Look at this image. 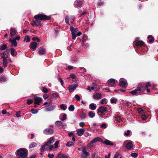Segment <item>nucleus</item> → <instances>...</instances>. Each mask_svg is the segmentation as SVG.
Wrapping results in <instances>:
<instances>
[{
    "mask_svg": "<svg viewBox=\"0 0 158 158\" xmlns=\"http://www.w3.org/2000/svg\"><path fill=\"white\" fill-rule=\"evenodd\" d=\"M77 135L79 136H81L84 134L85 130L82 128L79 129L77 130Z\"/></svg>",
    "mask_w": 158,
    "mask_h": 158,
    "instance_id": "obj_15",
    "label": "nucleus"
},
{
    "mask_svg": "<svg viewBox=\"0 0 158 158\" xmlns=\"http://www.w3.org/2000/svg\"><path fill=\"white\" fill-rule=\"evenodd\" d=\"M101 95L99 94H96L94 95L93 96V98L94 99H99L101 98Z\"/></svg>",
    "mask_w": 158,
    "mask_h": 158,
    "instance_id": "obj_28",
    "label": "nucleus"
},
{
    "mask_svg": "<svg viewBox=\"0 0 158 158\" xmlns=\"http://www.w3.org/2000/svg\"><path fill=\"white\" fill-rule=\"evenodd\" d=\"M34 99L35 100L34 104L37 105H40V103L42 101V98L40 97H35Z\"/></svg>",
    "mask_w": 158,
    "mask_h": 158,
    "instance_id": "obj_5",
    "label": "nucleus"
},
{
    "mask_svg": "<svg viewBox=\"0 0 158 158\" xmlns=\"http://www.w3.org/2000/svg\"><path fill=\"white\" fill-rule=\"evenodd\" d=\"M83 4L82 1L79 0H77L74 2V7L78 8L81 7Z\"/></svg>",
    "mask_w": 158,
    "mask_h": 158,
    "instance_id": "obj_4",
    "label": "nucleus"
},
{
    "mask_svg": "<svg viewBox=\"0 0 158 158\" xmlns=\"http://www.w3.org/2000/svg\"><path fill=\"white\" fill-rule=\"evenodd\" d=\"M9 49H7L3 53V55L2 56V58L6 59L8 57V55L9 53Z\"/></svg>",
    "mask_w": 158,
    "mask_h": 158,
    "instance_id": "obj_11",
    "label": "nucleus"
},
{
    "mask_svg": "<svg viewBox=\"0 0 158 158\" xmlns=\"http://www.w3.org/2000/svg\"><path fill=\"white\" fill-rule=\"evenodd\" d=\"M96 106L94 103H91L89 105V108L91 110H95L96 109Z\"/></svg>",
    "mask_w": 158,
    "mask_h": 158,
    "instance_id": "obj_26",
    "label": "nucleus"
},
{
    "mask_svg": "<svg viewBox=\"0 0 158 158\" xmlns=\"http://www.w3.org/2000/svg\"><path fill=\"white\" fill-rule=\"evenodd\" d=\"M6 81V78L5 76L0 77V82H3Z\"/></svg>",
    "mask_w": 158,
    "mask_h": 158,
    "instance_id": "obj_36",
    "label": "nucleus"
},
{
    "mask_svg": "<svg viewBox=\"0 0 158 158\" xmlns=\"http://www.w3.org/2000/svg\"><path fill=\"white\" fill-rule=\"evenodd\" d=\"M9 42L11 43L12 44V46H14L15 47H16L17 46V43L16 41L14 39V38L12 39H10L9 40Z\"/></svg>",
    "mask_w": 158,
    "mask_h": 158,
    "instance_id": "obj_16",
    "label": "nucleus"
},
{
    "mask_svg": "<svg viewBox=\"0 0 158 158\" xmlns=\"http://www.w3.org/2000/svg\"><path fill=\"white\" fill-rule=\"evenodd\" d=\"M39 110L37 109H32L31 110V112L34 114H37Z\"/></svg>",
    "mask_w": 158,
    "mask_h": 158,
    "instance_id": "obj_40",
    "label": "nucleus"
},
{
    "mask_svg": "<svg viewBox=\"0 0 158 158\" xmlns=\"http://www.w3.org/2000/svg\"><path fill=\"white\" fill-rule=\"evenodd\" d=\"M66 119V114H64L63 116V117L61 119L62 121H64Z\"/></svg>",
    "mask_w": 158,
    "mask_h": 158,
    "instance_id": "obj_50",
    "label": "nucleus"
},
{
    "mask_svg": "<svg viewBox=\"0 0 158 158\" xmlns=\"http://www.w3.org/2000/svg\"><path fill=\"white\" fill-rule=\"evenodd\" d=\"M69 77H71L73 79H75L76 78V76L75 74H71L70 75Z\"/></svg>",
    "mask_w": 158,
    "mask_h": 158,
    "instance_id": "obj_58",
    "label": "nucleus"
},
{
    "mask_svg": "<svg viewBox=\"0 0 158 158\" xmlns=\"http://www.w3.org/2000/svg\"><path fill=\"white\" fill-rule=\"evenodd\" d=\"M104 102L105 104H107V102L106 101V99L104 98L102 99L101 101V103L102 104H103Z\"/></svg>",
    "mask_w": 158,
    "mask_h": 158,
    "instance_id": "obj_52",
    "label": "nucleus"
},
{
    "mask_svg": "<svg viewBox=\"0 0 158 158\" xmlns=\"http://www.w3.org/2000/svg\"><path fill=\"white\" fill-rule=\"evenodd\" d=\"M60 108L64 110H65L67 109V107L64 104H62L60 105Z\"/></svg>",
    "mask_w": 158,
    "mask_h": 158,
    "instance_id": "obj_37",
    "label": "nucleus"
},
{
    "mask_svg": "<svg viewBox=\"0 0 158 158\" xmlns=\"http://www.w3.org/2000/svg\"><path fill=\"white\" fill-rule=\"evenodd\" d=\"M57 157L58 158H68V156L66 155L59 153L57 154Z\"/></svg>",
    "mask_w": 158,
    "mask_h": 158,
    "instance_id": "obj_24",
    "label": "nucleus"
},
{
    "mask_svg": "<svg viewBox=\"0 0 158 158\" xmlns=\"http://www.w3.org/2000/svg\"><path fill=\"white\" fill-rule=\"evenodd\" d=\"M151 84L149 82H147L146 85H145V87L146 88H148V87L149 86H151Z\"/></svg>",
    "mask_w": 158,
    "mask_h": 158,
    "instance_id": "obj_62",
    "label": "nucleus"
},
{
    "mask_svg": "<svg viewBox=\"0 0 158 158\" xmlns=\"http://www.w3.org/2000/svg\"><path fill=\"white\" fill-rule=\"evenodd\" d=\"M28 154L27 150L23 148H21L17 150L15 152L17 156L19 157L17 158H27Z\"/></svg>",
    "mask_w": 158,
    "mask_h": 158,
    "instance_id": "obj_2",
    "label": "nucleus"
},
{
    "mask_svg": "<svg viewBox=\"0 0 158 158\" xmlns=\"http://www.w3.org/2000/svg\"><path fill=\"white\" fill-rule=\"evenodd\" d=\"M21 113V111L17 112L15 114L16 116L17 117H21V115L20 114Z\"/></svg>",
    "mask_w": 158,
    "mask_h": 158,
    "instance_id": "obj_55",
    "label": "nucleus"
},
{
    "mask_svg": "<svg viewBox=\"0 0 158 158\" xmlns=\"http://www.w3.org/2000/svg\"><path fill=\"white\" fill-rule=\"evenodd\" d=\"M62 122L60 121H58L56 122V125L60 126L61 125Z\"/></svg>",
    "mask_w": 158,
    "mask_h": 158,
    "instance_id": "obj_56",
    "label": "nucleus"
},
{
    "mask_svg": "<svg viewBox=\"0 0 158 158\" xmlns=\"http://www.w3.org/2000/svg\"><path fill=\"white\" fill-rule=\"evenodd\" d=\"M130 132L129 130H128L127 131V132L125 133V135L126 136H129L130 135Z\"/></svg>",
    "mask_w": 158,
    "mask_h": 158,
    "instance_id": "obj_60",
    "label": "nucleus"
},
{
    "mask_svg": "<svg viewBox=\"0 0 158 158\" xmlns=\"http://www.w3.org/2000/svg\"><path fill=\"white\" fill-rule=\"evenodd\" d=\"M98 141L102 142H103V140L100 137H96L91 141L90 144H93Z\"/></svg>",
    "mask_w": 158,
    "mask_h": 158,
    "instance_id": "obj_6",
    "label": "nucleus"
},
{
    "mask_svg": "<svg viewBox=\"0 0 158 158\" xmlns=\"http://www.w3.org/2000/svg\"><path fill=\"white\" fill-rule=\"evenodd\" d=\"M75 98L76 99V100L77 101H80V97L79 95H76L75 96Z\"/></svg>",
    "mask_w": 158,
    "mask_h": 158,
    "instance_id": "obj_53",
    "label": "nucleus"
},
{
    "mask_svg": "<svg viewBox=\"0 0 158 158\" xmlns=\"http://www.w3.org/2000/svg\"><path fill=\"white\" fill-rule=\"evenodd\" d=\"M114 158H121V155L117 152L114 156Z\"/></svg>",
    "mask_w": 158,
    "mask_h": 158,
    "instance_id": "obj_41",
    "label": "nucleus"
},
{
    "mask_svg": "<svg viewBox=\"0 0 158 158\" xmlns=\"http://www.w3.org/2000/svg\"><path fill=\"white\" fill-rule=\"evenodd\" d=\"M3 64L4 67H6L7 66V59L6 58H3Z\"/></svg>",
    "mask_w": 158,
    "mask_h": 158,
    "instance_id": "obj_30",
    "label": "nucleus"
},
{
    "mask_svg": "<svg viewBox=\"0 0 158 158\" xmlns=\"http://www.w3.org/2000/svg\"><path fill=\"white\" fill-rule=\"evenodd\" d=\"M56 108V106L54 105L51 104L49 105L47 107L45 108V110L47 111H51L53 110Z\"/></svg>",
    "mask_w": 158,
    "mask_h": 158,
    "instance_id": "obj_9",
    "label": "nucleus"
},
{
    "mask_svg": "<svg viewBox=\"0 0 158 158\" xmlns=\"http://www.w3.org/2000/svg\"><path fill=\"white\" fill-rule=\"evenodd\" d=\"M65 22L66 23H69V17L68 16H66L65 19Z\"/></svg>",
    "mask_w": 158,
    "mask_h": 158,
    "instance_id": "obj_57",
    "label": "nucleus"
},
{
    "mask_svg": "<svg viewBox=\"0 0 158 158\" xmlns=\"http://www.w3.org/2000/svg\"><path fill=\"white\" fill-rule=\"evenodd\" d=\"M55 141V139L53 138H51L50 139L46 142V145L47 146L50 145L52 143H53Z\"/></svg>",
    "mask_w": 158,
    "mask_h": 158,
    "instance_id": "obj_21",
    "label": "nucleus"
},
{
    "mask_svg": "<svg viewBox=\"0 0 158 158\" xmlns=\"http://www.w3.org/2000/svg\"><path fill=\"white\" fill-rule=\"evenodd\" d=\"M37 145V144L36 143L32 142L29 145V148H31L36 147Z\"/></svg>",
    "mask_w": 158,
    "mask_h": 158,
    "instance_id": "obj_33",
    "label": "nucleus"
},
{
    "mask_svg": "<svg viewBox=\"0 0 158 158\" xmlns=\"http://www.w3.org/2000/svg\"><path fill=\"white\" fill-rule=\"evenodd\" d=\"M16 54H15V50L13 48H12L10 49V54L11 55L13 56H15L17 54L16 52H15Z\"/></svg>",
    "mask_w": 158,
    "mask_h": 158,
    "instance_id": "obj_31",
    "label": "nucleus"
},
{
    "mask_svg": "<svg viewBox=\"0 0 158 158\" xmlns=\"http://www.w3.org/2000/svg\"><path fill=\"white\" fill-rule=\"evenodd\" d=\"M10 34L12 38L14 36L17 34V32L15 30L12 29H11L10 30Z\"/></svg>",
    "mask_w": 158,
    "mask_h": 158,
    "instance_id": "obj_23",
    "label": "nucleus"
},
{
    "mask_svg": "<svg viewBox=\"0 0 158 158\" xmlns=\"http://www.w3.org/2000/svg\"><path fill=\"white\" fill-rule=\"evenodd\" d=\"M141 118L143 120H145L146 119L147 116L145 115H142Z\"/></svg>",
    "mask_w": 158,
    "mask_h": 158,
    "instance_id": "obj_59",
    "label": "nucleus"
},
{
    "mask_svg": "<svg viewBox=\"0 0 158 158\" xmlns=\"http://www.w3.org/2000/svg\"><path fill=\"white\" fill-rule=\"evenodd\" d=\"M145 44V43L142 40L139 41L136 43V45L138 47L144 46Z\"/></svg>",
    "mask_w": 158,
    "mask_h": 158,
    "instance_id": "obj_20",
    "label": "nucleus"
},
{
    "mask_svg": "<svg viewBox=\"0 0 158 158\" xmlns=\"http://www.w3.org/2000/svg\"><path fill=\"white\" fill-rule=\"evenodd\" d=\"M42 91L44 93H47L48 92V89L45 87H43Z\"/></svg>",
    "mask_w": 158,
    "mask_h": 158,
    "instance_id": "obj_45",
    "label": "nucleus"
},
{
    "mask_svg": "<svg viewBox=\"0 0 158 158\" xmlns=\"http://www.w3.org/2000/svg\"><path fill=\"white\" fill-rule=\"evenodd\" d=\"M74 107L73 105H71L69 107V110L70 111H73L74 110Z\"/></svg>",
    "mask_w": 158,
    "mask_h": 158,
    "instance_id": "obj_38",
    "label": "nucleus"
},
{
    "mask_svg": "<svg viewBox=\"0 0 158 158\" xmlns=\"http://www.w3.org/2000/svg\"><path fill=\"white\" fill-rule=\"evenodd\" d=\"M38 53L40 55H43L46 53V52L43 48H41L39 51Z\"/></svg>",
    "mask_w": 158,
    "mask_h": 158,
    "instance_id": "obj_27",
    "label": "nucleus"
},
{
    "mask_svg": "<svg viewBox=\"0 0 158 158\" xmlns=\"http://www.w3.org/2000/svg\"><path fill=\"white\" fill-rule=\"evenodd\" d=\"M25 40H26V42H29L30 41V37L28 36H26L24 40V41H25Z\"/></svg>",
    "mask_w": 158,
    "mask_h": 158,
    "instance_id": "obj_51",
    "label": "nucleus"
},
{
    "mask_svg": "<svg viewBox=\"0 0 158 158\" xmlns=\"http://www.w3.org/2000/svg\"><path fill=\"white\" fill-rule=\"evenodd\" d=\"M37 43L36 42H33L31 43L30 45V48L33 51H34L36 49Z\"/></svg>",
    "mask_w": 158,
    "mask_h": 158,
    "instance_id": "obj_8",
    "label": "nucleus"
},
{
    "mask_svg": "<svg viewBox=\"0 0 158 158\" xmlns=\"http://www.w3.org/2000/svg\"><path fill=\"white\" fill-rule=\"evenodd\" d=\"M103 144L107 145H113L114 143L110 141V140L106 139L103 142Z\"/></svg>",
    "mask_w": 158,
    "mask_h": 158,
    "instance_id": "obj_19",
    "label": "nucleus"
},
{
    "mask_svg": "<svg viewBox=\"0 0 158 158\" xmlns=\"http://www.w3.org/2000/svg\"><path fill=\"white\" fill-rule=\"evenodd\" d=\"M138 89L140 90L139 91V92L140 91H142L143 92L144 91L146 88V87H145V86L144 87L143 86H141L140 87H139L137 88Z\"/></svg>",
    "mask_w": 158,
    "mask_h": 158,
    "instance_id": "obj_29",
    "label": "nucleus"
},
{
    "mask_svg": "<svg viewBox=\"0 0 158 158\" xmlns=\"http://www.w3.org/2000/svg\"><path fill=\"white\" fill-rule=\"evenodd\" d=\"M59 81H60V82L61 83V85L62 86H63V84H64V82L61 79V78H59Z\"/></svg>",
    "mask_w": 158,
    "mask_h": 158,
    "instance_id": "obj_61",
    "label": "nucleus"
},
{
    "mask_svg": "<svg viewBox=\"0 0 158 158\" xmlns=\"http://www.w3.org/2000/svg\"><path fill=\"white\" fill-rule=\"evenodd\" d=\"M59 141H57L54 143L55 147L56 148H58V145L59 144Z\"/></svg>",
    "mask_w": 158,
    "mask_h": 158,
    "instance_id": "obj_54",
    "label": "nucleus"
},
{
    "mask_svg": "<svg viewBox=\"0 0 158 158\" xmlns=\"http://www.w3.org/2000/svg\"><path fill=\"white\" fill-rule=\"evenodd\" d=\"M133 147L132 142H128L126 144V147L128 150H130Z\"/></svg>",
    "mask_w": 158,
    "mask_h": 158,
    "instance_id": "obj_22",
    "label": "nucleus"
},
{
    "mask_svg": "<svg viewBox=\"0 0 158 158\" xmlns=\"http://www.w3.org/2000/svg\"><path fill=\"white\" fill-rule=\"evenodd\" d=\"M80 117L82 119H85L86 117V114L84 112H82L81 114Z\"/></svg>",
    "mask_w": 158,
    "mask_h": 158,
    "instance_id": "obj_39",
    "label": "nucleus"
},
{
    "mask_svg": "<svg viewBox=\"0 0 158 158\" xmlns=\"http://www.w3.org/2000/svg\"><path fill=\"white\" fill-rule=\"evenodd\" d=\"M137 110L139 114H142L144 112V111L143 110V109L142 108H138Z\"/></svg>",
    "mask_w": 158,
    "mask_h": 158,
    "instance_id": "obj_46",
    "label": "nucleus"
},
{
    "mask_svg": "<svg viewBox=\"0 0 158 158\" xmlns=\"http://www.w3.org/2000/svg\"><path fill=\"white\" fill-rule=\"evenodd\" d=\"M97 110L98 113H104L106 111L107 108L105 107L101 106Z\"/></svg>",
    "mask_w": 158,
    "mask_h": 158,
    "instance_id": "obj_7",
    "label": "nucleus"
},
{
    "mask_svg": "<svg viewBox=\"0 0 158 158\" xmlns=\"http://www.w3.org/2000/svg\"><path fill=\"white\" fill-rule=\"evenodd\" d=\"M44 133L46 135L52 134L53 133V130L51 128H47L44 130Z\"/></svg>",
    "mask_w": 158,
    "mask_h": 158,
    "instance_id": "obj_10",
    "label": "nucleus"
},
{
    "mask_svg": "<svg viewBox=\"0 0 158 158\" xmlns=\"http://www.w3.org/2000/svg\"><path fill=\"white\" fill-rule=\"evenodd\" d=\"M82 151L84 154L86 156H89L90 155V153L86 151V147L84 146H82L81 147Z\"/></svg>",
    "mask_w": 158,
    "mask_h": 158,
    "instance_id": "obj_12",
    "label": "nucleus"
},
{
    "mask_svg": "<svg viewBox=\"0 0 158 158\" xmlns=\"http://www.w3.org/2000/svg\"><path fill=\"white\" fill-rule=\"evenodd\" d=\"M70 30L71 32V34H76V33L78 31V29L77 28H74L73 27L71 26L70 27Z\"/></svg>",
    "mask_w": 158,
    "mask_h": 158,
    "instance_id": "obj_18",
    "label": "nucleus"
},
{
    "mask_svg": "<svg viewBox=\"0 0 158 158\" xmlns=\"http://www.w3.org/2000/svg\"><path fill=\"white\" fill-rule=\"evenodd\" d=\"M54 156V155L53 154H49L48 155V156L49 157V158H53V157Z\"/></svg>",
    "mask_w": 158,
    "mask_h": 158,
    "instance_id": "obj_64",
    "label": "nucleus"
},
{
    "mask_svg": "<svg viewBox=\"0 0 158 158\" xmlns=\"http://www.w3.org/2000/svg\"><path fill=\"white\" fill-rule=\"evenodd\" d=\"M115 80L114 79L111 78L108 80L107 83L108 85L112 86L115 84Z\"/></svg>",
    "mask_w": 158,
    "mask_h": 158,
    "instance_id": "obj_17",
    "label": "nucleus"
},
{
    "mask_svg": "<svg viewBox=\"0 0 158 158\" xmlns=\"http://www.w3.org/2000/svg\"><path fill=\"white\" fill-rule=\"evenodd\" d=\"M131 155L134 158L137 157L138 156V153L136 152L131 153Z\"/></svg>",
    "mask_w": 158,
    "mask_h": 158,
    "instance_id": "obj_43",
    "label": "nucleus"
},
{
    "mask_svg": "<svg viewBox=\"0 0 158 158\" xmlns=\"http://www.w3.org/2000/svg\"><path fill=\"white\" fill-rule=\"evenodd\" d=\"M103 4V2H98L97 3V5L98 6H101Z\"/></svg>",
    "mask_w": 158,
    "mask_h": 158,
    "instance_id": "obj_63",
    "label": "nucleus"
},
{
    "mask_svg": "<svg viewBox=\"0 0 158 158\" xmlns=\"http://www.w3.org/2000/svg\"><path fill=\"white\" fill-rule=\"evenodd\" d=\"M32 40L33 41H37V42H40V40L37 37H33L32 38Z\"/></svg>",
    "mask_w": 158,
    "mask_h": 158,
    "instance_id": "obj_44",
    "label": "nucleus"
},
{
    "mask_svg": "<svg viewBox=\"0 0 158 158\" xmlns=\"http://www.w3.org/2000/svg\"><path fill=\"white\" fill-rule=\"evenodd\" d=\"M139 90L138 89V88H137L135 89V90H132L129 93L131 94L132 95H139L141 94V93H140L139 91Z\"/></svg>",
    "mask_w": 158,
    "mask_h": 158,
    "instance_id": "obj_13",
    "label": "nucleus"
},
{
    "mask_svg": "<svg viewBox=\"0 0 158 158\" xmlns=\"http://www.w3.org/2000/svg\"><path fill=\"white\" fill-rule=\"evenodd\" d=\"M89 117L91 118H93L95 116V113H93L92 111H90L88 113Z\"/></svg>",
    "mask_w": 158,
    "mask_h": 158,
    "instance_id": "obj_32",
    "label": "nucleus"
},
{
    "mask_svg": "<svg viewBox=\"0 0 158 158\" xmlns=\"http://www.w3.org/2000/svg\"><path fill=\"white\" fill-rule=\"evenodd\" d=\"M33 102V100L31 99H28L27 100V103L28 105H30Z\"/></svg>",
    "mask_w": 158,
    "mask_h": 158,
    "instance_id": "obj_49",
    "label": "nucleus"
},
{
    "mask_svg": "<svg viewBox=\"0 0 158 158\" xmlns=\"http://www.w3.org/2000/svg\"><path fill=\"white\" fill-rule=\"evenodd\" d=\"M74 144L75 143L73 142L72 141H69L66 143V145L68 147H70L71 146L74 145Z\"/></svg>",
    "mask_w": 158,
    "mask_h": 158,
    "instance_id": "obj_35",
    "label": "nucleus"
},
{
    "mask_svg": "<svg viewBox=\"0 0 158 158\" xmlns=\"http://www.w3.org/2000/svg\"><path fill=\"white\" fill-rule=\"evenodd\" d=\"M124 80L125 81H124L123 79H120L119 82V86L124 89L126 88L127 85V81L125 80Z\"/></svg>",
    "mask_w": 158,
    "mask_h": 158,
    "instance_id": "obj_3",
    "label": "nucleus"
},
{
    "mask_svg": "<svg viewBox=\"0 0 158 158\" xmlns=\"http://www.w3.org/2000/svg\"><path fill=\"white\" fill-rule=\"evenodd\" d=\"M34 18L36 20L33 21L32 25H36L37 26H40L41 25L40 20H50L51 18L50 16H47L44 14H39L35 15Z\"/></svg>",
    "mask_w": 158,
    "mask_h": 158,
    "instance_id": "obj_1",
    "label": "nucleus"
},
{
    "mask_svg": "<svg viewBox=\"0 0 158 158\" xmlns=\"http://www.w3.org/2000/svg\"><path fill=\"white\" fill-rule=\"evenodd\" d=\"M77 84H73L72 85H70L69 87V92L71 93L75 89L77 86Z\"/></svg>",
    "mask_w": 158,
    "mask_h": 158,
    "instance_id": "obj_14",
    "label": "nucleus"
},
{
    "mask_svg": "<svg viewBox=\"0 0 158 158\" xmlns=\"http://www.w3.org/2000/svg\"><path fill=\"white\" fill-rule=\"evenodd\" d=\"M47 146L46 145V143L44 144V145H43L41 147V151L42 152H43L44 151L45 149L46 148V147Z\"/></svg>",
    "mask_w": 158,
    "mask_h": 158,
    "instance_id": "obj_42",
    "label": "nucleus"
},
{
    "mask_svg": "<svg viewBox=\"0 0 158 158\" xmlns=\"http://www.w3.org/2000/svg\"><path fill=\"white\" fill-rule=\"evenodd\" d=\"M148 39H149L148 42L150 43L153 42L154 40V37L152 35H149Z\"/></svg>",
    "mask_w": 158,
    "mask_h": 158,
    "instance_id": "obj_25",
    "label": "nucleus"
},
{
    "mask_svg": "<svg viewBox=\"0 0 158 158\" xmlns=\"http://www.w3.org/2000/svg\"><path fill=\"white\" fill-rule=\"evenodd\" d=\"M7 48V45L6 44H3L0 47V49L1 51L4 50Z\"/></svg>",
    "mask_w": 158,
    "mask_h": 158,
    "instance_id": "obj_34",
    "label": "nucleus"
},
{
    "mask_svg": "<svg viewBox=\"0 0 158 158\" xmlns=\"http://www.w3.org/2000/svg\"><path fill=\"white\" fill-rule=\"evenodd\" d=\"M117 101V100L116 99L112 98L110 99V102L112 103H116Z\"/></svg>",
    "mask_w": 158,
    "mask_h": 158,
    "instance_id": "obj_47",
    "label": "nucleus"
},
{
    "mask_svg": "<svg viewBox=\"0 0 158 158\" xmlns=\"http://www.w3.org/2000/svg\"><path fill=\"white\" fill-rule=\"evenodd\" d=\"M52 96L54 98H56L59 97L57 93H55L52 94Z\"/></svg>",
    "mask_w": 158,
    "mask_h": 158,
    "instance_id": "obj_48",
    "label": "nucleus"
}]
</instances>
